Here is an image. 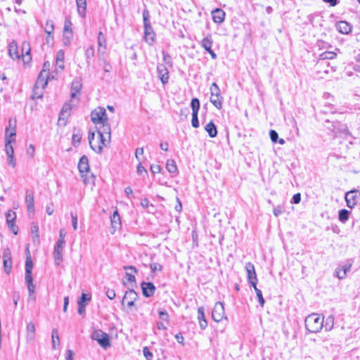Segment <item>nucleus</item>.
<instances>
[{
    "label": "nucleus",
    "instance_id": "2",
    "mask_svg": "<svg viewBox=\"0 0 360 360\" xmlns=\"http://www.w3.org/2000/svg\"><path fill=\"white\" fill-rule=\"evenodd\" d=\"M78 169L84 184L94 183V175L91 172L89 160L86 155H83L78 163Z\"/></svg>",
    "mask_w": 360,
    "mask_h": 360
},
{
    "label": "nucleus",
    "instance_id": "38",
    "mask_svg": "<svg viewBox=\"0 0 360 360\" xmlns=\"http://www.w3.org/2000/svg\"><path fill=\"white\" fill-rule=\"evenodd\" d=\"M166 168L169 173H175L177 171V167L174 160L167 161Z\"/></svg>",
    "mask_w": 360,
    "mask_h": 360
},
{
    "label": "nucleus",
    "instance_id": "19",
    "mask_svg": "<svg viewBox=\"0 0 360 360\" xmlns=\"http://www.w3.org/2000/svg\"><path fill=\"white\" fill-rule=\"evenodd\" d=\"M318 67L320 70L318 71V73H324L328 75L330 72H334L336 70L335 67L330 66V63L328 62H318Z\"/></svg>",
    "mask_w": 360,
    "mask_h": 360
},
{
    "label": "nucleus",
    "instance_id": "9",
    "mask_svg": "<svg viewBox=\"0 0 360 360\" xmlns=\"http://www.w3.org/2000/svg\"><path fill=\"white\" fill-rule=\"evenodd\" d=\"M16 135V120H12L11 118L8 120V125L5 129V141L10 140L15 142Z\"/></svg>",
    "mask_w": 360,
    "mask_h": 360
},
{
    "label": "nucleus",
    "instance_id": "18",
    "mask_svg": "<svg viewBox=\"0 0 360 360\" xmlns=\"http://www.w3.org/2000/svg\"><path fill=\"white\" fill-rule=\"evenodd\" d=\"M141 288L143 295L146 297H150L153 296L155 291V287L154 284L150 282H143L141 283Z\"/></svg>",
    "mask_w": 360,
    "mask_h": 360
},
{
    "label": "nucleus",
    "instance_id": "33",
    "mask_svg": "<svg viewBox=\"0 0 360 360\" xmlns=\"http://www.w3.org/2000/svg\"><path fill=\"white\" fill-rule=\"evenodd\" d=\"M82 137V134L79 129H74L72 134V144L75 146H79Z\"/></svg>",
    "mask_w": 360,
    "mask_h": 360
},
{
    "label": "nucleus",
    "instance_id": "31",
    "mask_svg": "<svg viewBox=\"0 0 360 360\" xmlns=\"http://www.w3.org/2000/svg\"><path fill=\"white\" fill-rule=\"evenodd\" d=\"M124 269L125 270H131V272H127L126 273V278L127 280V281L129 283H135V276L132 274L133 273H136V269L134 266H124Z\"/></svg>",
    "mask_w": 360,
    "mask_h": 360
},
{
    "label": "nucleus",
    "instance_id": "4",
    "mask_svg": "<svg viewBox=\"0 0 360 360\" xmlns=\"http://www.w3.org/2000/svg\"><path fill=\"white\" fill-rule=\"evenodd\" d=\"M143 25H144V39L149 45H153L155 41V34L149 21V13L147 10L143 12Z\"/></svg>",
    "mask_w": 360,
    "mask_h": 360
},
{
    "label": "nucleus",
    "instance_id": "55",
    "mask_svg": "<svg viewBox=\"0 0 360 360\" xmlns=\"http://www.w3.org/2000/svg\"><path fill=\"white\" fill-rule=\"evenodd\" d=\"M269 135L272 142L276 143L278 141V134L275 130H271Z\"/></svg>",
    "mask_w": 360,
    "mask_h": 360
},
{
    "label": "nucleus",
    "instance_id": "12",
    "mask_svg": "<svg viewBox=\"0 0 360 360\" xmlns=\"http://www.w3.org/2000/svg\"><path fill=\"white\" fill-rule=\"evenodd\" d=\"M345 198L347 207L352 208L357 204L360 198V193L357 190H352L346 193Z\"/></svg>",
    "mask_w": 360,
    "mask_h": 360
},
{
    "label": "nucleus",
    "instance_id": "56",
    "mask_svg": "<svg viewBox=\"0 0 360 360\" xmlns=\"http://www.w3.org/2000/svg\"><path fill=\"white\" fill-rule=\"evenodd\" d=\"M71 218H72V226L74 230L77 229V217L76 214H73L72 212L70 213Z\"/></svg>",
    "mask_w": 360,
    "mask_h": 360
},
{
    "label": "nucleus",
    "instance_id": "1",
    "mask_svg": "<svg viewBox=\"0 0 360 360\" xmlns=\"http://www.w3.org/2000/svg\"><path fill=\"white\" fill-rule=\"evenodd\" d=\"M97 127V133L99 138L98 146L94 148V151L97 153H101L103 148L106 146L110 142L111 139V129L110 126L107 122L98 124Z\"/></svg>",
    "mask_w": 360,
    "mask_h": 360
},
{
    "label": "nucleus",
    "instance_id": "3",
    "mask_svg": "<svg viewBox=\"0 0 360 360\" xmlns=\"http://www.w3.org/2000/svg\"><path fill=\"white\" fill-rule=\"evenodd\" d=\"M323 316L317 314H311L305 319V327L310 333H318L323 327Z\"/></svg>",
    "mask_w": 360,
    "mask_h": 360
},
{
    "label": "nucleus",
    "instance_id": "23",
    "mask_svg": "<svg viewBox=\"0 0 360 360\" xmlns=\"http://www.w3.org/2000/svg\"><path fill=\"white\" fill-rule=\"evenodd\" d=\"M63 248L64 247L60 246L59 245H55V246H54L53 256H54L55 264L57 266L60 265V264L63 259L62 252H63Z\"/></svg>",
    "mask_w": 360,
    "mask_h": 360
},
{
    "label": "nucleus",
    "instance_id": "10",
    "mask_svg": "<svg viewBox=\"0 0 360 360\" xmlns=\"http://www.w3.org/2000/svg\"><path fill=\"white\" fill-rule=\"evenodd\" d=\"M53 73L40 72L35 83L36 88L44 89L47 85L48 80L54 79Z\"/></svg>",
    "mask_w": 360,
    "mask_h": 360
},
{
    "label": "nucleus",
    "instance_id": "42",
    "mask_svg": "<svg viewBox=\"0 0 360 360\" xmlns=\"http://www.w3.org/2000/svg\"><path fill=\"white\" fill-rule=\"evenodd\" d=\"M54 23L52 20H48L46 22L44 31L48 34H51L53 32Z\"/></svg>",
    "mask_w": 360,
    "mask_h": 360
},
{
    "label": "nucleus",
    "instance_id": "29",
    "mask_svg": "<svg viewBox=\"0 0 360 360\" xmlns=\"http://www.w3.org/2000/svg\"><path fill=\"white\" fill-rule=\"evenodd\" d=\"M205 129L211 138L215 137L217 134L216 126L212 121L206 124Z\"/></svg>",
    "mask_w": 360,
    "mask_h": 360
},
{
    "label": "nucleus",
    "instance_id": "30",
    "mask_svg": "<svg viewBox=\"0 0 360 360\" xmlns=\"http://www.w3.org/2000/svg\"><path fill=\"white\" fill-rule=\"evenodd\" d=\"M212 44L213 41L210 34H208L200 42L201 46L204 48L206 51L212 49Z\"/></svg>",
    "mask_w": 360,
    "mask_h": 360
},
{
    "label": "nucleus",
    "instance_id": "8",
    "mask_svg": "<svg viewBox=\"0 0 360 360\" xmlns=\"http://www.w3.org/2000/svg\"><path fill=\"white\" fill-rule=\"evenodd\" d=\"M191 107L192 108V126L194 128H198L200 124L198 118V114L200 108V101L197 98H194L191 100Z\"/></svg>",
    "mask_w": 360,
    "mask_h": 360
},
{
    "label": "nucleus",
    "instance_id": "50",
    "mask_svg": "<svg viewBox=\"0 0 360 360\" xmlns=\"http://www.w3.org/2000/svg\"><path fill=\"white\" fill-rule=\"evenodd\" d=\"M72 38V32H68L63 33V42L65 44H69Z\"/></svg>",
    "mask_w": 360,
    "mask_h": 360
},
{
    "label": "nucleus",
    "instance_id": "64",
    "mask_svg": "<svg viewBox=\"0 0 360 360\" xmlns=\"http://www.w3.org/2000/svg\"><path fill=\"white\" fill-rule=\"evenodd\" d=\"M8 227L11 229L12 232L17 235L18 232V228L15 225L14 222L8 224Z\"/></svg>",
    "mask_w": 360,
    "mask_h": 360
},
{
    "label": "nucleus",
    "instance_id": "47",
    "mask_svg": "<svg viewBox=\"0 0 360 360\" xmlns=\"http://www.w3.org/2000/svg\"><path fill=\"white\" fill-rule=\"evenodd\" d=\"M68 32H72V22L70 19L66 18L64 22L63 33Z\"/></svg>",
    "mask_w": 360,
    "mask_h": 360
},
{
    "label": "nucleus",
    "instance_id": "22",
    "mask_svg": "<svg viewBox=\"0 0 360 360\" xmlns=\"http://www.w3.org/2000/svg\"><path fill=\"white\" fill-rule=\"evenodd\" d=\"M30 49L29 44L23 42L22 47V59L24 63H28L31 60Z\"/></svg>",
    "mask_w": 360,
    "mask_h": 360
},
{
    "label": "nucleus",
    "instance_id": "35",
    "mask_svg": "<svg viewBox=\"0 0 360 360\" xmlns=\"http://www.w3.org/2000/svg\"><path fill=\"white\" fill-rule=\"evenodd\" d=\"M94 46L91 45L85 51L86 62L88 66L90 65V60L94 56Z\"/></svg>",
    "mask_w": 360,
    "mask_h": 360
},
{
    "label": "nucleus",
    "instance_id": "15",
    "mask_svg": "<svg viewBox=\"0 0 360 360\" xmlns=\"http://www.w3.org/2000/svg\"><path fill=\"white\" fill-rule=\"evenodd\" d=\"M245 270L247 271L249 283L251 285H255L257 283V278L255 270V266L251 262L245 264Z\"/></svg>",
    "mask_w": 360,
    "mask_h": 360
},
{
    "label": "nucleus",
    "instance_id": "14",
    "mask_svg": "<svg viewBox=\"0 0 360 360\" xmlns=\"http://www.w3.org/2000/svg\"><path fill=\"white\" fill-rule=\"evenodd\" d=\"M138 299V294L133 290H129L125 292L122 300V305L124 306V303H127V305L129 308L134 306V302Z\"/></svg>",
    "mask_w": 360,
    "mask_h": 360
},
{
    "label": "nucleus",
    "instance_id": "25",
    "mask_svg": "<svg viewBox=\"0 0 360 360\" xmlns=\"http://www.w3.org/2000/svg\"><path fill=\"white\" fill-rule=\"evenodd\" d=\"M82 89V82L79 79L76 78L73 80L71 85V97L75 98L77 96V94Z\"/></svg>",
    "mask_w": 360,
    "mask_h": 360
},
{
    "label": "nucleus",
    "instance_id": "11",
    "mask_svg": "<svg viewBox=\"0 0 360 360\" xmlns=\"http://www.w3.org/2000/svg\"><path fill=\"white\" fill-rule=\"evenodd\" d=\"M98 40V56L100 60L104 61L106 50V39L102 32H99L97 37Z\"/></svg>",
    "mask_w": 360,
    "mask_h": 360
},
{
    "label": "nucleus",
    "instance_id": "48",
    "mask_svg": "<svg viewBox=\"0 0 360 360\" xmlns=\"http://www.w3.org/2000/svg\"><path fill=\"white\" fill-rule=\"evenodd\" d=\"M69 110H70V108L68 105H65L63 107L60 114L59 121H60L62 119H63V117L69 115V112H68Z\"/></svg>",
    "mask_w": 360,
    "mask_h": 360
},
{
    "label": "nucleus",
    "instance_id": "54",
    "mask_svg": "<svg viewBox=\"0 0 360 360\" xmlns=\"http://www.w3.org/2000/svg\"><path fill=\"white\" fill-rule=\"evenodd\" d=\"M283 211H284V209H283V206L278 205L277 207L274 208L273 213L276 217H278L280 214H281L283 212Z\"/></svg>",
    "mask_w": 360,
    "mask_h": 360
},
{
    "label": "nucleus",
    "instance_id": "16",
    "mask_svg": "<svg viewBox=\"0 0 360 360\" xmlns=\"http://www.w3.org/2000/svg\"><path fill=\"white\" fill-rule=\"evenodd\" d=\"M157 72L158 77L163 84L168 82L169 80V71L163 64H159L157 66Z\"/></svg>",
    "mask_w": 360,
    "mask_h": 360
},
{
    "label": "nucleus",
    "instance_id": "40",
    "mask_svg": "<svg viewBox=\"0 0 360 360\" xmlns=\"http://www.w3.org/2000/svg\"><path fill=\"white\" fill-rule=\"evenodd\" d=\"M254 289H255V291L256 292V295H257V299H258V302L261 306V307H264V299L263 297V295H262V292L261 290H259V288H257V285H252Z\"/></svg>",
    "mask_w": 360,
    "mask_h": 360
},
{
    "label": "nucleus",
    "instance_id": "24",
    "mask_svg": "<svg viewBox=\"0 0 360 360\" xmlns=\"http://www.w3.org/2000/svg\"><path fill=\"white\" fill-rule=\"evenodd\" d=\"M336 28L342 34H348L352 30L351 25L346 21H340L336 23Z\"/></svg>",
    "mask_w": 360,
    "mask_h": 360
},
{
    "label": "nucleus",
    "instance_id": "6",
    "mask_svg": "<svg viewBox=\"0 0 360 360\" xmlns=\"http://www.w3.org/2000/svg\"><path fill=\"white\" fill-rule=\"evenodd\" d=\"M91 338L96 340L100 346L104 349L110 345L108 334L101 330H94L91 334Z\"/></svg>",
    "mask_w": 360,
    "mask_h": 360
},
{
    "label": "nucleus",
    "instance_id": "26",
    "mask_svg": "<svg viewBox=\"0 0 360 360\" xmlns=\"http://www.w3.org/2000/svg\"><path fill=\"white\" fill-rule=\"evenodd\" d=\"M25 202L28 212L33 213L34 211V195L32 193H26Z\"/></svg>",
    "mask_w": 360,
    "mask_h": 360
},
{
    "label": "nucleus",
    "instance_id": "45",
    "mask_svg": "<svg viewBox=\"0 0 360 360\" xmlns=\"http://www.w3.org/2000/svg\"><path fill=\"white\" fill-rule=\"evenodd\" d=\"M94 136H95V133L94 131H92V132L89 131L88 139H89V145L93 150H94L95 147L98 146V143H94Z\"/></svg>",
    "mask_w": 360,
    "mask_h": 360
},
{
    "label": "nucleus",
    "instance_id": "21",
    "mask_svg": "<svg viewBox=\"0 0 360 360\" xmlns=\"http://www.w3.org/2000/svg\"><path fill=\"white\" fill-rule=\"evenodd\" d=\"M110 221L112 225V229H113L112 233L121 226V219L120 217L118 214V211L116 210L112 215L110 217Z\"/></svg>",
    "mask_w": 360,
    "mask_h": 360
},
{
    "label": "nucleus",
    "instance_id": "51",
    "mask_svg": "<svg viewBox=\"0 0 360 360\" xmlns=\"http://www.w3.org/2000/svg\"><path fill=\"white\" fill-rule=\"evenodd\" d=\"M143 353L146 360H153V355L147 347H143Z\"/></svg>",
    "mask_w": 360,
    "mask_h": 360
},
{
    "label": "nucleus",
    "instance_id": "34",
    "mask_svg": "<svg viewBox=\"0 0 360 360\" xmlns=\"http://www.w3.org/2000/svg\"><path fill=\"white\" fill-rule=\"evenodd\" d=\"M337 54L333 51H326L320 54L319 60L321 62H326V60H332L336 57Z\"/></svg>",
    "mask_w": 360,
    "mask_h": 360
},
{
    "label": "nucleus",
    "instance_id": "28",
    "mask_svg": "<svg viewBox=\"0 0 360 360\" xmlns=\"http://www.w3.org/2000/svg\"><path fill=\"white\" fill-rule=\"evenodd\" d=\"M27 339L28 341L34 340L35 338V326L33 322H30L27 325Z\"/></svg>",
    "mask_w": 360,
    "mask_h": 360
},
{
    "label": "nucleus",
    "instance_id": "52",
    "mask_svg": "<svg viewBox=\"0 0 360 360\" xmlns=\"http://www.w3.org/2000/svg\"><path fill=\"white\" fill-rule=\"evenodd\" d=\"M198 321L205 319V309L203 307H200L198 309Z\"/></svg>",
    "mask_w": 360,
    "mask_h": 360
},
{
    "label": "nucleus",
    "instance_id": "63",
    "mask_svg": "<svg viewBox=\"0 0 360 360\" xmlns=\"http://www.w3.org/2000/svg\"><path fill=\"white\" fill-rule=\"evenodd\" d=\"M27 154L30 157H31V158H32V157L34 156V146H33V145L30 144V145L28 146V148H27Z\"/></svg>",
    "mask_w": 360,
    "mask_h": 360
},
{
    "label": "nucleus",
    "instance_id": "46",
    "mask_svg": "<svg viewBox=\"0 0 360 360\" xmlns=\"http://www.w3.org/2000/svg\"><path fill=\"white\" fill-rule=\"evenodd\" d=\"M55 72L56 73L61 72L64 69V60H56Z\"/></svg>",
    "mask_w": 360,
    "mask_h": 360
},
{
    "label": "nucleus",
    "instance_id": "57",
    "mask_svg": "<svg viewBox=\"0 0 360 360\" xmlns=\"http://www.w3.org/2000/svg\"><path fill=\"white\" fill-rule=\"evenodd\" d=\"M150 268L153 272H155L156 271H160L162 270L161 265L156 262L150 264Z\"/></svg>",
    "mask_w": 360,
    "mask_h": 360
},
{
    "label": "nucleus",
    "instance_id": "53",
    "mask_svg": "<svg viewBox=\"0 0 360 360\" xmlns=\"http://www.w3.org/2000/svg\"><path fill=\"white\" fill-rule=\"evenodd\" d=\"M7 162L13 168L16 166V162L14 158V155H7Z\"/></svg>",
    "mask_w": 360,
    "mask_h": 360
},
{
    "label": "nucleus",
    "instance_id": "49",
    "mask_svg": "<svg viewBox=\"0 0 360 360\" xmlns=\"http://www.w3.org/2000/svg\"><path fill=\"white\" fill-rule=\"evenodd\" d=\"M159 318L164 321L169 322V316L168 313L165 310H160L158 312Z\"/></svg>",
    "mask_w": 360,
    "mask_h": 360
},
{
    "label": "nucleus",
    "instance_id": "41",
    "mask_svg": "<svg viewBox=\"0 0 360 360\" xmlns=\"http://www.w3.org/2000/svg\"><path fill=\"white\" fill-rule=\"evenodd\" d=\"M13 141L10 140L5 141V152L6 155H14L13 147L11 145Z\"/></svg>",
    "mask_w": 360,
    "mask_h": 360
},
{
    "label": "nucleus",
    "instance_id": "43",
    "mask_svg": "<svg viewBox=\"0 0 360 360\" xmlns=\"http://www.w3.org/2000/svg\"><path fill=\"white\" fill-rule=\"evenodd\" d=\"M7 224L13 223L16 219V213L9 210L6 214Z\"/></svg>",
    "mask_w": 360,
    "mask_h": 360
},
{
    "label": "nucleus",
    "instance_id": "62",
    "mask_svg": "<svg viewBox=\"0 0 360 360\" xmlns=\"http://www.w3.org/2000/svg\"><path fill=\"white\" fill-rule=\"evenodd\" d=\"M65 53L63 50H59L56 56V60H64Z\"/></svg>",
    "mask_w": 360,
    "mask_h": 360
},
{
    "label": "nucleus",
    "instance_id": "27",
    "mask_svg": "<svg viewBox=\"0 0 360 360\" xmlns=\"http://www.w3.org/2000/svg\"><path fill=\"white\" fill-rule=\"evenodd\" d=\"M8 53L13 60L20 58V56L18 53V46L15 41L9 44Z\"/></svg>",
    "mask_w": 360,
    "mask_h": 360
},
{
    "label": "nucleus",
    "instance_id": "60",
    "mask_svg": "<svg viewBox=\"0 0 360 360\" xmlns=\"http://www.w3.org/2000/svg\"><path fill=\"white\" fill-rule=\"evenodd\" d=\"M106 296L110 300H113L115 297V296H116V293H115L114 290H112V289H108L107 291H106Z\"/></svg>",
    "mask_w": 360,
    "mask_h": 360
},
{
    "label": "nucleus",
    "instance_id": "58",
    "mask_svg": "<svg viewBox=\"0 0 360 360\" xmlns=\"http://www.w3.org/2000/svg\"><path fill=\"white\" fill-rule=\"evenodd\" d=\"M91 300V296L88 295L85 293H82L80 299L78 300V304H84V302L89 301Z\"/></svg>",
    "mask_w": 360,
    "mask_h": 360
},
{
    "label": "nucleus",
    "instance_id": "37",
    "mask_svg": "<svg viewBox=\"0 0 360 360\" xmlns=\"http://www.w3.org/2000/svg\"><path fill=\"white\" fill-rule=\"evenodd\" d=\"M52 347L56 349L57 348V345H59L60 340L59 335L57 329H53L52 333Z\"/></svg>",
    "mask_w": 360,
    "mask_h": 360
},
{
    "label": "nucleus",
    "instance_id": "7",
    "mask_svg": "<svg viewBox=\"0 0 360 360\" xmlns=\"http://www.w3.org/2000/svg\"><path fill=\"white\" fill-rule=\"evenodd\" d=\"M91 119L96 125L103 123V122H108L105 109L102 107H98L91 112Z\"/></svg>",
    "mask_w": 360,
    "mask_h": 360
},
{
    "label": "nucleus",
    "instance_id": "44",
    "mask_svg": "<svg viewBox=\"0 0 360 360\" xmlns=\"http://www.w3.org/2000/svg\"><path fill=\"white\" fill-rule=\"evenodd\" d=\"M32 268H33V263H32L30 256L29 255L26 257L25 272H27V273L32 272Z\"/></svg>",
    "mask_w": 360,
    "mask_h": 360
},
{
    "label": "nucleus",
    "instance_id": "13",
    "mask_svg": "<svg viewBox=\"0 0 360 360\" xmlns=\"http://www.w3.org/2000/svg\"><path fill=\"white\" fill-rule=\"evenodd\" d=\"M212 319L216 322L221 321L225 317L224 308L221 302H217L212 312Z\"/></svg>",
    "mask_w": 360,
    "mask_h": 360
},
{
    "label": "nucleus",
    "instance_id": "39",
    "mask_svg": "<svg viewBox=\"0 0 360 360\" xmlns=\"http://www.w3.org/2000/svg\"><path fill=\"white\" fill-rule=\"evenodd\" d=\"M334 320L335 319L333 315H330L326 318L325 323V330L326 331H330L333 329L334 326Z\"/></svg>",
    "mask_w": 360,
    "mask_h": 360
},
{
    "label": "nucleus",
    "instance_id": "32",
    "mask_svg": "<svg viewBox=\"0 0 360 360\" xmlns=\"http://www.w3.org/2000/svg\"><path fill=\"white\" fill-rule=\"evenodd\" d=\"M77 11L79 15L84 17L86 12V0H76Z\"/></svg>",
    "mask_w": 360,
    "mask_h": 360
},
{
    "label": "nucleus",
    "instance_id": "5",
    "mask_svg": "<svg viewBox=\"0 0 360 360\" xmlns=\"http://www.w3.org/2000/svg\"><path fill=\"white\" fill-rule=\"evenodd\" d=\"M210 102L217 109H221L222 107L223 97L221 95L220 89L218 85L213 82L210 88Z\"/></svg>",
    "mask_w": 360,
    "mask_h": 360
},
{
    "label": "nucleus",
    "instance_id": "61",
    "mask_svg": "<svg viewBox=\"0 0 360 360\" xmlns=\"http://www.w3.org/2000/svg\"><path fill=\"white\" fill-rule=\"evenodd\" d=\"M301 200V195L300 193H296L295 194L292 198V200H291V202L292 203H295V204H297L300 202Z\"/></svg>",
    "mask_w": 360,
    "mask_h": 360
},
{
    "label": "nucleus",
    "instance_id": "36",
    "mask_svg": "<svg viewBox=\"0 0 360 360\" xmlns=\"http://www.w3.org/2000/svg\"><path fill=\"white\" fill-rule=\"evenodd\" d=\"M349 214L350 212L348 211L347 210H340L338 213L339 220L342 223H345L349 219Z\"/></svg>",
    "mask_w": 360,
    "mask_h": 360
},
{
    "label": "nucleus",
    "instance_id": "20",
    "mask_svg": "<svg viewBox=\"0 0 360 360\" xmlns=\"http://www.w3.org/2000/svg\"><path fill=\"white\" fill-rule=\"evenodd\" d=\"M225 15V12L221 8H216L212 11L213 21L218 24L224 22Z\"/></svg>",
    "mask_w": 360,
    "mask_h": 360
},
{
    "label": "nucleus",
    "instance_id": "59",
    "mask_svg": "<svg viewBox=\"0 0 360 360\" xmlns=\"http://www.w3.org/2000/svg\"><path fill=\"white\" fill-rule=\"evenodd\" d=\"M151 172L155 174L161 172V167L159 165H152L150 166Z\"/></svg>",
    "mask_w": 360,
    "mask_h": 360
},
{
    "label": "nucleus",
    "instance_id": "17",
    "mask_svg": "<svg viewBox=\"0 0 360 360\" xmlns=\"http://www.w3.org/2000/svg\"><path fill=\"white\" fill-rule=\"evenodd\" d=\"M4 267L5 272L8 274L12 269V259L11 252L8 249L4 250L3 253Z\"/></svg>",
    "mask_w": 360,
    "mask_h": 360
}]
</instances>
